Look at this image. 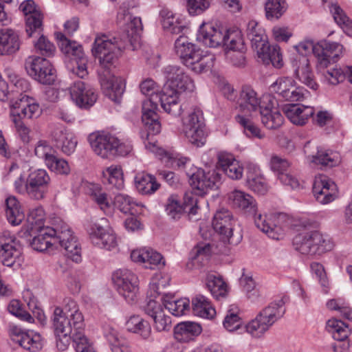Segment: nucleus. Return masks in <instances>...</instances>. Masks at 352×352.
<instances>
[{"instance_id": "nucleus-29", "label": "nucleus", "mask_w": 352, "mask_h": 352, "mask_svg": "<svg viewBox=\"0 0 352 352\" xmlns=\"http://www.w3.org/2000/svg\"><path fill=\"white\" fill-rule=\"evenodd\" d=\"M313 145L307 142L304 147L305 153L311 162L321 165L322 168H332L338 166L341 162V157L338 153L332 151L318 150L316 153H311Z\"/></svg>"}, {"instance_id": "nucleus-45", "label": "nucleus", "mask_w": 352, "mask_h": 352, "mask_svg": "<svg viewBox=\"0 0 352 352\" xmlns=\"http://www.w3.org/2000/svg\"><path fill=\"white\" fill-rule=\"evenodd\" d=\"M129 331L140 335L143 339H148L151 335L150 324L140 316H132L126 322Z\"/></svg>"}, {"instance_id": "nucleus-8", "label": "nucleus", "mask_w": 352, "mask_h": 352, "mask_svg": "<svg viewBox=\"0 0 352 352\" xmlns=\"http://www.w3.org/2000/svg\"><path fill=\"white\" fill-rule=\"evenodd\" d=\"M117 22L120 25H126V33H124L120 38L112 37L109 38L105 34L96 36V38L105 37L108 41L118 45L120 44L122 45V49L125 48L128 44L133 47H135V43L138 42L139 36L138 33L142 30V21L140 17H132L131 14L127 10L120 8V12L117 16Z\"/></svg>"}, {"instance_id": "nucleus-1", "label": "nucleus", "mask_w": 352, "mask_h": 352, "mask_svg": "<svg viewBox=\"0 0 352 352\" xmlns=\"http://www.w3.org/2000/svg\"><path fill=\"white\" fill-rule=\"evenodd\" d=\"M296 49L298 54L293 55L291 58L294 76L309 88L316 90L318 85L315 81L309 60L306 54L312 52L317 58L318 67L324 69L331 63L338 61L344 47L338 43L324 40L316 44L311 41H303L297 45Z\"/></svg>"}, {"instance_id": "nucleus-42", "label": "nucleus", "mask_w": 352, "mask_h": 352, "mask_svg": "<svg viewBox=\"0 0 352 352\" xmlns=\"http://www.w3.org/2000/svg\"><path fill=\"white\" fill-rule=\"evenodd\" d=\"M193 314L199 317L212 319L216 314L210 301L204 296L198 294L192 300Z\"/></svg>"}, {"instance_id": "nucleus-33", "label": "nucleus", "mask_w": 352, "mask_h": 352, "mask_svg": "<svg viewBox=\"0 0 352 352\" xmlns=\"http://www.w3.org/2000/svg\"><path fill=\"white\" fill-rule=\"evenodd\" d=\"M289 166V162L276 155H273L270 160L271 169L278 173L279 180L284 185L289 186L292 188H296L299 186L298 179L287 172Z\"/></svg>"}, {"instance_id": "nucleus-48", "label": "nucleus", "mask_w": 352, "mask_h": 352, "mask_svg": "<svg viewBox=\"0 0 352 352\" xmlns=\"http://www.w3.org/2000/svg\"><path fill=\"white\" fill-rule=\"evenodd\" d=\"M329 9L336 23L348 36L352 37V21L346 16L344 10L338 3H331Z\"/></svg>"}, {"instance_id": "nucleus-16", "label": "nucleus", "mask_w": 352, "mask_h": 352, "mask_svg": "<svg viewBox=\"0 0 352 352\" xmlns=\"http://www.w3.org/2000/svg\"><path fill=\"white\" fill-rule=\"evenodd\" d=\"M272 91L286 101L298 102L305 98L307 91L303 87L297 86L295 80L289 77L278 78L271 86Z\"/></svg>"}, {"instance_id": "nucleus-12", "label": "nucleus", "mask_w": 352, "mask_h": 352, "mask_svg": "<svg viewBox=\"0 0 352 352\" xmlns=\"http://www.w3.org/2000/svg\"><path fill=\"white\" fill-rule=\"evenodd\" d=\"M52 322L56 338V346L58 350L65 351L69 345L74 333L73 320L63 314V310L58 307L54 309Z\"/></svg>"}, {"instance_id": "nucleus-55", "label": "nucleus", "mask_w": 352, "mask_h": 352, "mask_svg": "<svg viewBox=\"0 0 352 352\" xmlns=\"http://www.w3.org/2000/svg\"><path fill=\"white\" fill-rule=\"evenodd\" d=\"M52 236L50 235V232L47 228H43L40 230L39 234L34 236L31 242L32 248L38 252L47 250L50 246H53Z\"/></svg>"}, {"instance_id": "nucleus-35", "label": "nucleus", "mask_w": 352, "mask_h": 352, "mask_svg": "<svg viewBox=\"0 0 352 352\" xmlns=\"http://www.w3.org/2000/svg\"><path fill=\"white\" fill-rule=\"evenodd\" d=\"M21 41L16 32L10 28L0 30V55L12 56L21 47Z\"/></svg>"}, {"instance_id": "nucleus-34", "label": "nucleus", "mask_w": 352, "mask_h": 352, "mask_svg": "<svg viewBox=\"0 0 352 352\" xmlns=\"http://www.w3.org/2000/svg\"><path fill=\"white\" fill-rule=\"evenodd\" d=\"M229 203L245 213L256 214L257 204L250 195L239 190H234L228 195Z\"/></svg>"}, {"instance_id": "nucleus-22", "label": "nucleus", "mask_w": 352, "mask_h": 352, "mask_svg": "<svg viewBox=\"0 0 352 352\" xmlns=\"http://www.w3.org/2000/svg\"><path fill=\"white\" fill-rule=\"evenodd\" d=\"M263 106L258 112L262 124L268 129H276L283 123L284 118L275 107L276 100L270 94L263 96Z\"/></svg>"}, {"instance_id": "nucleus-14", "label": "nucleus", "mask_w": 352, "mask_h": 352, "mask_svg": "<svg viewBox=\"0 0 352 352\" xmlns=\"http://www.w3.org/2000/svg\"><path fill=\"white\" fill-rule=\"evenodd\" d=\"M112 281L118 293L128 302L135 300L138 292L137 276L128 269H120L112 275Z\"/></svg>"}, {"instance_id": "nucleus-20", "label": "nucleus", "mask_w": 352, "mask_h": 352, "mask_svg": "<svg viewBox=\"0 0 352 352\" xmlns=\"http://www.w3.org/2000/svg\"><path fill=\"white\" fill-rule=\"evenodd\" d=\"M220 180L221 175L215 170L206 173L199 168L190 176L189 182L196 194L203 195L208 190L218 188Z\"/></svg>"}, {"instance_id": "nucleus-52", "label": "nucleus", "mask_w": 352, "mask_h": 352, "mask_svg": "<svg viewBox=\"0 0 352 352\" xmlns=\"http://www.w3.org/2000/svg\"><path fill=\"white\" fill-rule=\"evenodd\" d=\"M6 178L14 182V188L18 192L28 194L27 180L25 181L22 171L16 164H12L10 167Z\"/></svg>"}, {"instance_id": "nucleus-41", "label": "nucleus", "mask_w": 352, "mask_h": 352, "mask_svg": "<svg viewBox=\"0 0 352 352\" xmlns=\"http://www.w3.org/2000/svg\"><path fill=\"white\" fill-rule=\"evenodd\" d=\"M246 35L250 41L252 47L255 50L267 42L265 30L256 21H250L247 25Z\"/></svg>"}, {"instance_id": "nucleus-32", "label": "nucleus", "mask_w": 352, "mask_h": 352, "mask_svg": "<svg viewBox=\"0 0 352 352\" xmlns=\"http://www.w3.org/2000/svg\"><path fill=\"white\" fill-rule=\"evenodd\" d=\"M131 258L134 262L143 263L146 268L160 269L165 265V261L159 252L150 248L133 250Z\"/></svg>"}, {"instance_id": "nucleus-60", "label": "nucleus", "mask_w": 352, "mask_h": 352, "mask_svg": "<svg viewBox=\"0 0 352 352\" xmlns=\"http://www.w3.org/2000/svg\"><path fill=\"white\" fill-rule=\"evenodd\" d=\"M45 165L52 172L58 175H67L71 170L68 162L63 158L56 157L55 155L47 161Z\"/></svg>"}, {"instance_id": "nucleus-50", "label": "nucleus", "mask_w": 352, "mask_h": 352, "mask_svg": "<svg viewBox=\"0 0 352 352\" xmlns=\"http://www.w3.org/2000/svg\"><path fill=\"white\" fill-rule=\"evenodd\" d=\"M206 281L207 288L214 298H219L226 295L227 285L221 276L209 274L206 276Z\"/></svg>"}, {"instance_id": "nucleus-26", "label": "nucleus", "mask_w": 352, "mask_h": 352, "mask_svg": "<svg viewBox=\"0 0 352 352\" xmlns=\"http://www.w3.org/2000/svg\"><path fill=\"white\" fill-rule=\"evenodd\" d=\"M90 145L95 153L102 158H111L116 138L108 133H92L89 136Z\"/></svg>"}, {"instance_id": "nucleus-36", "label": "nucleus", "mask_w": 352, "mask_h": 352, "mask_svg": "<svg viewBox=\"0 0 352 352\" xmlns=\"http://www.w3.org/2000/svg\"><path fill=\"white\" fill-rule=\"evenodd\" d=\"M283 111L286 117L296 125L305 124L314 113L313 107L296 104H285Z\"/></svg>"}, {"instance_id": "nucleus-5", "label": "nucleus", "mask_w": 352, "mask_h": 352, "mask_svg": "<svg viewBox=\"0 0 352 352\" xmlns=\"http://www.w3.org/2000/svg\"><path fill=\"white\" fill-rule=\"evenodd\" d=\"M175 51L182 62L195 73L206 72L213 66V56L204 54L186 36H180L176 39Z\"/></svg>"}, {"instance_id": "nucleus-64", "label": "nucleus", "mask_w": 352, "mask_h": 352, "mask_svg": "<svg viewBox=\"0 0 352 352\" xmlns=\"http://www.w3.org/2000/svg\"><path fill=\"white\" fill-rule=\"evenodd\" d=\"M55 151L50 144L44 140L38 141L34 148V154L39 158L43 159L45 163L54 155Z\"/></svg>"}, {"instance_id": "nucleus-39", "label": "nucleus", "mask_w": 352, "mask_h": 352, "mask_svg": "<svg viewBox=\"0 0 352 352\" xmlns=\"http://www.w3.org/2000/svg\"><path fill=\"white\" fill-rule=\"evenodd\" d=\"M256 51L264 64H272L278 69L283 66V56L278 45H270L267 42Z\"/></svg>"}, {"instance_id": "nucleus-2", "label": "nucleus", "mask_w": 352, "mask_h": 352, "mask_svg": "<svg viewBox=\"0 0 352 352\" xmlns=\"http://www.w3.org/2000/svg\"><path fill=\"white\" fill-rule=\"evenodd\" d=\"M122 47L103 37L95 38L91 49L94 56L99 60L98 74L102 89L109 99L117 103L120 102L125 84L122 78L111 74V68L121 54Z\"/></svg>"}, {"instance_id": "nucleus-47", "label": "nucleus", "mask_w": 352, "mask_h": 352, "mask_svg": "<svg viewBox=\"0 0 352 352\" xmlns=\"http://www.w3.org/2000/svg\"><path fill=\"white\" fill-rule=\"evenodd\" d=\"M160 14L162 25L165 30L172 34H179L182 31L184 25L179 18L175 17L170 10L163 9L160 11Z\"/></svg>"}, {"instance_id": "nucleus-25", "label": "nucleus", "mask_w": 352, "mask_h": 352, "mask_svg": "<svg viewBox=\"0 0 352 352\" xmlns=\"http://www.w3.org/2000/svg\"><path fill=\"white\" fill-rule=\"evenodd\" d=\"M70 96L77 106L89 109L97 100L96 91L82 80H77L69 88Z\"/></svg>"}, {"instance_id": "nucleus-31", "label": "nucleus", "mask_w": 352, "mask_h": 352, "mask_svg": "<svg viewBox=\"0 0 352 352\" xmlns=\"http://www.w3.org/2000/svg\"><path fill=\"white\" fill-rule=\"evenodd\" d=\"M57 148L66 155L74 152L78 141L75 135L62 125L56 126L51 133Z\"/></svg>"}, {"instance_id": "nucleus-37", "label": "nucleus", "mask_w": 352, "mask_h": 352, "mask_svg": "<svg viewBox=\"0 0 352 352\" xmlns=\"http://www.w3.org/2000/svg\"><path fill=\"white\" fill-rule=\"evenodd\" d=\"M14 108L18 109L17 114L21 119H34L41 114V109L34 100L27 95L16 98Z\"/></svg>"}, {"instance_id": "nucleus-40", "label": "nucleus", "mask_w": 352, "mask_h": 352, "mask_svg": "<svg viewBox=\"0 0 352 352\" xmlns=\"http://www.w3.org/2000/svg\"><path fill=\"white\" fill-rule=\"evenodd\" d=\"M201 332V327L194 322H183L177 324L174 328L175 338L180 342H188Z\"/></svg>"}, {"instance_id": "nucleus-58", "label": "nucleus", "mask_w": 352, "mask_h": 352, "mask_svg": "<svg viewBox=\"0 0 352 352\" xmlns=\"http://www.w3.org/2000/svg\"><path fill=\"white\" fill-rule=\"evenodd\" d=\"M248 187L258 195H263L268 190V186L266 183L265 179L260 175L250 173L247 175L246 180Z\"/></svg>"}, {"instance_id": "nucleus-63", "label": "nucleus", "mask_w": 352, "mask_h": 352, "mask_svg": "<svg viewBox=\"0 0 352 352\" xmlns=\"http://www.w3.org/2000/svg\"><path fill=\"white\" fill-rule=\"evenodd\" d=\"M224 327L229 331H234L238 329L241 324V320L237 314V307L232 305L228 310V313L223 320Z\"/></svg>"}, {"instance_id": "nucleus-59", "label": "nucleus", "mask_w": 352, "mask_h": 352, "mask_svg": "<svg viewBox=\"0 0 352 352\" xmlns=\"http://www.w3.org/2000/svg\"><path fill=\"white\" fill-rule=\"evenodd\" d=\"M84 328L76 329L72 337L76 352H95L84 334Z\"/></svg>"}, {"instance_id": "nucleus-56", "label": "nucleus", "mask_w": 352, "mask_h": 352, "mask_svg": "<svg viewBox=\"0 0 352 352\" xmlns=\"http://www.w3.org/2000/svg\"><path fill=\"white\" fill-rule=\"evenodd\" d=\"M115 204L119 210L124 214L135 215L138 213L136 207L139 205L133 201L132 197L127 195H117L115 197Z\"/></svg>"}, {"instance_id": "nucleus-23", "label": "nucleus", "mask_w": 352, "mask_h": 352, "mask_svg": "<svg viewBox=\"0 0 352 352\" xmlns=\"http://www.w3.org/2000/svg\"><path fill=\"white\" fill-rule=\"evenodd\" d=\"M252 215L254 217L255 225L259 230L273 239L278 240L281 238L285 228L284 215L279 214L268 218L266 215L257 214V212Z\"/></svg>"}, {"instance_id": "nucleus-62", "label": "nucleus", "mask_w": 352, "mask_h": 352, "mask_svg": "<svg viewBox=\"0 0 352 352\" xmlns=\"http://www.w3.org/2000/svg\"><path fill=\"white\" fill-rule=\"evenodd\" d=\"M164 307L173 315L179 316L189 310L190 302L188 299L182 298L177 300L168 301L164 304Z\"/></svg>"}, {"instance_id": "nucleus-13", "label": "nucleus", "mask_w": 352, "mask_h": 352, "mask_svg": "<svg viewBox=\"0 0 352 352\" xmlns=\"http://www.w3.org/2000/svg\"><path fill=\"white\" fill-rule=\"evenodd\" d=\"M25 67L28 74L41 84L52 85L55 81V69L45 58L29 56L25 60Z\"/></svg>"}, {"instance_id": "nucleus-44", "label": "nucleus", "mask_w": 352, "mask_h": 352, "mask_svg": "<svg viewBox=\"0 0 352 352\" xmlns=\"http://www.w3.org/2000/svg\"><path fill=\"white\" fill-rule=\"evenodd\" d=\"M17 342L21 346L30 352H38L43 347L40 334L33 331H22L18 335Z\"/></svg>"}, {"instance_id": "nucleus-46", "label": "nucleus", "mask_w": 352, "mask_h": 352, "mask_svg": "<svg viewBox=\"0 0 352 352\" xmlns=\"http://www.w3.org/2000/svg\"><path fill=\"white\" fill-rule=\"evenodd\" d=\"M63 314L69 316L73 320V325L76 329H80L85 327L84 317L79 311L78 306L76 301L70 298H66L63 300Z\"/></svg>"}, {"instance_id": "nucleus-3", "label": "nucleus", "mask_w": 352, "mask_h": 352, "mask_svg": "<svg viewBox=\"0 0 352 352\" xmlns=\"http://www.w3.org/2000/svg\"><path fill=\"white\" fill-rule=\"evenodd\" d=\"M197 41L209 47L223 45L227 58L232 64L241 67L245 64V46L239 31L215 28L212 24H202L197 34Z\"/></svg>"}, {"instance_id": "nucleus-57", "label": "nucleus", "mask_w": 352, "mask_h": 352, "mask_svg": "<svg viewBox=\"0 0 352 352\" xmlns=\"http://www.w3.org/2000/svg\"><path fill=\"white\" fill-rule=\"evenodd\" d=\"M167 215L173 219H179L185 214L182 202L177 195H170L165 205Z\"/></svg>"}, {"instance_id": "nucleus-4", "label": "nucleus", "mask_w": 352, "mask_h": 352, "mask_svg": "<svg viewBox=\"0 0 352 352\" xmlns=\"http://www.w3.org/2000/svg\"><path fill=\"white\" fill-rule=\"evenodd\" d=\"M180 92L164 87L160 94L152 98L145 100L142 103V120L147 131L148 135H154L160 132L161 124L157 113L158 102L163 109L173 116H179L184 111L183 104L179 101Z\"/></svg>"}, {"instance_id": "nucleus-38", "label": "nucleus", "mask_w": 352, "mask_h": 352, "mask_svg": "<svg viewBox=\"0 0 352 352\" xmlns=\"http://www.w3.org/2000/svg\"><path fill=\"white\" fill-rule=\"evenodd\" d=\"M218 160L220 168L228 177L232 179H239L242 177L243 168L232 155L221 153Z\"/></svg>"}, {"instance_id": "nucleus-51", "label": "nucleus", "mask_w": 352, "mask_h": 352, "mask_svg": "<svg viewBox=\"0 0 352 352\" xmlns=\"http://www.w3.org/2000/svg\"><path fill=\"white\" fill-rule=\"evenodd\" d=\"M90 197L104 212L109 210L113 206L111 197L99 186H94L91 189Z\"/></svg>"}, {"instance_id": "nucleus-54", "label": "nucleus", "mask_w": 352, "mask_h": 352, "mask_svg": "<svg viewBox=\"0 0 352 352\" xmlns=\"http://www.w3.org/2000/svg\"><path fill=\"white\" fill-rule=\"evenodd\" d=\"M265 9L267 19H278L286 11L287 3L285 0H268Z\"/></svg>"}, {"instance_id": "nucleus-27", "label": "nucleus", "mask_w": 352, "mask_h": 352, "mask_svg": "<svg viewBox=\"0 0 352 352\" xmlns=\"http://www.w3.org/2000/svg\"><path fill=\"white\" fill-rule=\"evenodd\" d=\"M144 309L145 313L153 318L154 328L157 331H170L172 327L170 317L165 314L164 308L160 302L150 300Z\"/></svg>"}, {"instance_id": "nucleus-10", "label": "nucleus", "mask_w": 352, "mask_h": 352, "mask_svg": "<svg viewBox=\"0 0 352 352\" xmlns=\"http://www.w3.org/2000/svg\"><path fill=\"white\" fill-rule=\"evenodd\" d=\"M182 121L183 131L189 142L198 147L204 145L207 133L201 110L197 107L192 109Z\"/></svg>"}, {"instance_id": "nucleus-28", "label": "nucleus", "mask_w": 352, "mask_h": 352, "mask_svg": "<svg viewBox=\"0 0 352 352\" xmlns=\"http://www.w3.org/2000/svg\"><path fill=\"white\" fill-rule=\"evenodd\" d=\"M327 329L333 338L339 342L332 346L334 352H344L349 347L348 342H344L351 333V329L344 322L338 319H330L327 322Z\"/></svg>"}, {"instance_id": "nucleus-15", "label": "nucleus", "mask_w": 352, "mask_h": 352, "mask_svg": "<svg viewBox=\"0 0 352 352\" xmlns=\"http://www.w3.org/2000/svg\"><path fill=\"white\" fill-rule=\"evenodd\" d=\"M163 74L166 80L164 87L180 93L194 90L193 80L179 66L168 65L164 68Z\"/></svg>"}, {"instance_id": "nucleus-24", "label": "nucleus", "mask_w": 352, "mask_h": 352, "mask_svg": "<svg viewBox=\"0 0 352 352\" xmlns=\"http://www.w3.org/2000/svg\"><path fill=\"white\" fill-rule=\"evenodd\" d=\"M19 8L25 15V31L28 37H32L33 34L39 35L43 30V16L40 11L36 9L34 1H23Z\"/></svg>"}, {"instance_id": "nucleus-17", "label": "nucleus", "mask_w": 352, "mask_h": 352, "mask_svg": "<svg viewBox=\"0 0 352 352\" xmlns=\"http://www.w3.org/2000/svg\"><path fill=\"white\" fill-rule=\"evenodd\" d=\"M106 219H102L100 223H93L89 230V239L91 243L100 248L111 250L117 246L116 236L113 231L104 224Z\"/></svg>"}, {"instance_id": "nucleus-49", "label": "nucleus", "mask_w": 352, "mask_h": 352, "mask_svg": "<svg viewBox=\"0 0 352 352\" xmlns=\"http://www.w3.org/2000/svg\"><path fill=\"white\" fill-rule=\"evenodd\" d=\"M56 37L60 41V47L61 51L69 56H73L72 59L76 58H82L85 55L82 46L75 41L67 39L64 34L58 33Z\"/></svg>"}, {"instance_id": "nucleus-43", "label": "nucleus", "mask_w": 352, "mask_h": 352, "mask_svg": "<svg viewBox=\"0 0 352 352\" xmlns=\"http://www.w3.org/2000/svg\"><path fill=\"white\" fill-rule=\"evenodd\" d=\"M135 184L138 192L142 195L153 194L160 187L155 177L144 172L139 173L135 175Z\"/></svg>"}, {"instance_id": "nucleus-30", "label": "nucleus", "mask_w": 352, "mask_h": 352, "mask_svg": "<svg viewBox=\"0 0 352 352\" xmlns=\"http://www.w3.org/2000/svg\"><path fill=\"white\" fill-rule=\"evenodd\" d=\"M313 193L316 199L322 204L332 202L338 197L336 184L326 178H316L313 185Z\"/></svg>"}, {"instance_id": "nucleus-7", "label": "nucleus", "mask_w": 352, "mask_h": 352, "mask_svg": "<svg viewBox=\"0 0 352 352\" xmlns=\"http://www.w3.org/2000/svg\"><path fill=\"white\" fill-rule=\"evenodd\" d=\"M284 304V301L280 299L263 309L256 318L245 326L247 332L254 338L263 336L276 321L285 314Z\"/></svg>"}, {"instance_id": "nucleus-18", "label": "nucleus", "mask_w": 352, "mask_h": 352, "mask_svg": "<svg viewBox=\"0 0 352 352\" xmlns=\"http://www.w3.org/2000/svg\"><path fill=\"white\" fill-rule=\"evenodd\" d=\"M263 96L259 98L257 93L249 86H243L240 91L236 104L239 113L244 116H257L263 106Z\"/></svg>"}, {"instance_id": "nucleus-61", "label": "nucleus", "mask_w": 352, "mask_h": 352, "mask_svg": "<svg viewBox=\"0 0 352 352\" xmlns=\"http://www.w3.org/2000/svg\"><path fill=\"white\" fill-rule=\"evenodd\" d=\"M39 36L38 40L34 42L35 50L43 56H52L56 50L54 45L43 35L33 34L32 36Z\"/></svg>"}, {"instance_id": "nucleus-53", "label": "nucleus", "mask_w": 352, "mask_h": 352, "mask_svg": "<svg viewBox=\"0 0 352 352\" xmlns=\"http://www.w3.org/2000/svg\"><path fill=\"white\" fill-rule=\"evenodd\" d=\"M255 116H244V115H236V121L244 128L245 133L250 138H257L263 139L265 137L260 129L252 121Z\"/></svg>"}, {"instance_id": "nucleus-9", "label": "nucleus", "mask_w": 352, "mask_h": 352, "mask_svg": "<svg viewBox=\"0 0 352 352\" xmlns=\"http://www.w3.org/2000/svg\"><path fill=\"white\" fill-rule=\"evenodd\" d=\"M47 230L52 236L54 246L63 248L67 258L76 263L81 261V248L67 224L62 223L55 228L47 227Z\"/></svg>"}, {"instance_id": "nucleus-6", "label": "nucleus", "mask_w": 352, "mask_h": 352, "mask_svg": "<svg viewBox=\"0 0 352 352\" xmlns=\"http://www.w3.org/2000/svg\"><path fill=\"white\" fill-rule=\"evenodd\" d=\"M294 249L308 256H320L333 250V242L317 230L300 233L293 239Z\"/></svg>"}, {"instance_id": "nucleus-11", "label": "nucleus", "mask_w": 352, "mask_h": 352, "mask_svg": "<svg viewBox=\"0 0 352 352\" xmlns=\"http://www.w3.org/2000/svg\"><path fill=\"white\" fill-rule=\"evenodd\" d=\"M23 245L8 231L0 234V262L6 266L21 265Z\"/></svg>"}, {"instance_id": "nucleus-19", "label": "nucleus", "mask_w": 352, "mask_h": 352, "mask_svg": "<svg viewBox=\"0 0 352 352\" xmlns=\"http://www.w3.org/2000/svg\"><path fill=\"white\" fill-rule=\"evenodd\" d=\"M236 220L233 218L232 212L228 209L221 208L218 210L212 219L214 230L218 233L224 243H236L234 240L233 229Z\"/></svg>"}, {"instance_id": "nucleus-21", "label": "nucleus", "mask_w": 352, "mask_h": 352, "mask_svg": "<svg viewBox=\"0 0 352 352\" xmlns=\"http://www.w3.org/2000/svg\"><path fill=\"white\" fill-rule=\"evenodd\" d=\"M50 184V177L44 169H38L30 173L27 179L28 196L40 200L45 197Z\"/></svg>"}]
</instances>
